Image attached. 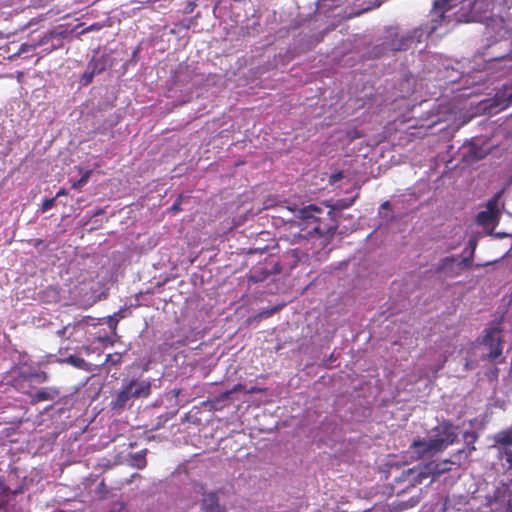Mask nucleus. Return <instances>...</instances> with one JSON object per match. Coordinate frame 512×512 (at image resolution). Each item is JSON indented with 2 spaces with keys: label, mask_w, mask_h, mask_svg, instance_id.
<instances>
[{
  "label": "nucleus",
  "mask_w": 512,
  "mask_h": 512,
  "mask_svg": "<svg viewBox=\"0 0 512 512\" xmlns=\"http://www.w3.org/2000/svg\"><path fill=\"white\" fill-rule=\"evenodd\" d=\"M473 345L480 350L479 358L482 362L494 365L490 372L497 377L499 369L496 365L506 362L504 330L501 325L497 324L484 328Z\"/></svg>",
  "instance_id": "1"
},
{
  "label": "nucleus",
  "mask_w": 512,
  "mask_h": 512,
  "mask_svg": "<svg viewBox=\"0 0 512 512\" xmlns=\"http://www.w3.org/2000/svg\"><path fill=\"white\" fill-rule=\"evenodd\" d=\"M322 213L321 208L315 205H309L299 210L297 226L301 232L294 234V239H309L314 235L318 236H332L337 226L333 223L325 225L321 221L319 214Z\"/></svg>",
  "instance_id": "2"
},
{
  "label": "nucleus",
  "mask_w": 512,
  "mask_h": 512,
  "mask_svg": "<svg viewBox=\"0 0 512 512\" xmlns=\"http://www.w3.org/2000/svg\"><path fill=\"white\" fill-rule=\"evenodd\" d=\"M477 0H435L433 9L439 12L440 21H449L450 15L447 13L460 5L458 11L453 13L456 23L473 22L477 15L474 13V6Z\"/></svg>",
  "instance_id": "3"
},
{
  "label": "nucleus",
  "mask_w": 512,
  "mask_h": 512,
  "mask_svg": "<svg viewBox=\"0 0 512 512\" xmlns=\"http://www.w3.org/2000/svg\"><path fill=\"white\" fill-rule=\"evenodd\" d=\"M457 427L449 421H443L436 429L435 434L428 442L418 441L414 442L416 448H421L422 452H440L452 445L457 439Z\"/></svg>",
  "instance_id": "4"
},
{
  "label": "nucleus",
  "mask_w": 512,
  "mask_h": 512,
  "mask_svg": "<svg viewBox=\"0 0 512 512\" xmlns=\"http://www.w3.org/2000/svg\"><path fill=\"white\" fill-rule=\"evenodd\" d=\"M65 37V31H57L51 30L46 32L42 37L38 40L33 41L32 43H23L21 44L19 50L14 53L11 58L19 57L29 52H34L37 47H44V54H49L54 50H57L63 46V39Z\"/></svg>",
  "instance_id": "5"
},
{
  "label": "nucleus",
  "mask_w": 512,
  "mask_h": 512,
  "mask_svg": "<svg viewBox=\"0 0 512 512\" xmlns=\"http://www.w3.org/2000/svg\"><path fill=\"white\" fill-rule=\"evenodd\" d=\"M471 267V257L458 259L456 256H447L436 265L435 271L447 277L459 276L464 270Z\"/></svg>",
  "instance_id": "6"
},
{
  "label": "nucleus",
  "mask_w": 512,
  "mask_h": 512,
  "mask_svg": "<svg viewBox=\"0 0 512 512\" xmlns=\"http://www.w3.org/2000/svg\"><path fill=\"white\" fill-rule=\"evenodd\" d=\"M282 272V264L279 261H276L274 258H268L250 270L248 280L253 283L263 282L270 276L277 275Z\"/></svg>",
  "instance_id": "7"
},
{
  "label": "nucleus",
  "mask_w": 512,
  "mask_h": 512,
  "mask_svg": "<svg viewBox=\"0 0 512 512\" xmlns=\"http://www.w3.org/2000/svg\"><path fill=\"white\" fill-rule=\"evenodd\" d=\"M464 453V450H458L457 452L453 453L450 459H445L440 462L432 461L425 465L424 471L421 474H424L426 476H432V479L434 480L436 477H439L440 475L449 472L451 470L450 465H461V457Z\"/></svg>",
  "instance_id": "8"
},
{
  "label": "nucleus",
  "mask_w": 512,
  "mask_h": 512,
  "mask_svg": "<svg viewBox=\"0 0 512 512\" xmlns=\"http://www.w3.org/2000/svg\"><path fill=\"white\" fill-rule=\"evenodd\" d=\"M48 380V375L46 372H26L21 371L19 375L14 379V387L16 390L23 394H27L30 396L32 394L31 390L33 388L32 382L35 381L37 383H44Z\"/></svg>",
  "instance_id": "9"
},
{
  "label": "nucleus",
  "mask_w": 512,
  "mask_h": 512,
  "mask_svg": "<svg viewBox=\"0 0 512 512\" xmlns=\"http://www.w3.org/2000/svg\"><path fill=\"white\" fill-rule=\"evenodd\" d=\"M499 216L498 196L487 202L486 210L480 211L476 216V221L480 225H491Z\"/></svg>",
  "instance_id": "10"
},
{
  "label": "nucleus",
  "mask_w": 512,
  "mask_h": 512,
  "mask_svg": "<svg viewBox=\"0 0 512 512\" xmlns=\"http://www.w3.org/2000/svg\"><path fill=\"white\" fill-rule=\"evenodd\" d=\"M127 385L133 398H147L151 394V382L149 380L132 379Z\"/></svg>",
  "instance_id": "11"
},
{
  "label": "nucleus",
  "mask_w": 512,
  "mask_h": 512,
  "mask_svg": "<svg viewBox=\"0 0 512 512\" xmlns=\"http://www.w3.org/2000/svg\"><path fill=\"white\" fill-rule=\"evenodd\" d=\"M59 397V390L54 387H43L30 394L29 403L35 405L43 401H54Z\"/></svg>",
  "instance_id": "12"
},
{
  "label": "nucleus",
  "mask_w": 512,
  "mask_h": 512,
  "mask_svg": "<svg viewBox=\"0 0 512 512\" xmlns=\"http://www.w3.org/2000/svg\"><path fill=\"white\" fill-rule=\"evenodd\" d=\"M305 254L299 249H291L282 255V260H278L283 267V272L291 271Z\"/></svg>",
  "instance_id": "13"
},
{
  "label": "nucleus",
  "mask_w": 512,
  "mask_h": 512,
  "mask_svg": "<svg viewBox=\"0 0 512 512\" xmlns=\"http://www.w3.org/2000/svg\"><path fill=\"white\" fill-rule=\"evenodd\" d=\"M131 398H133V396L130 395L128 385H123L122 389L116 394L114 400H112L111 408L113 410H123Z\"/></svg>",
  "instance_id": "14"
},
{
  "label": "nucleus",
  "mask_w": 512,
  "mask_h": 512,
  "mask_svg": "<svg viewBox=\"0 0 512 512\" xmlns=\"http://www.w3.org/2000/svg\"><path fill=\"white\" fill-rule=\"evenodd\" d=\"M201 506L205 512H220L221 507L217 492L206 493L202 499Z\"/></svg>",
  "instance_id": "15"
},
{
  "label": "nucleus",
  "mask_w": 512,
  "mask_h": 512,
  "mask_svg": "<svg viewBox=\"0 0 512 512\" xmlns=\"http://www.w3.org/2000/svg\"><path fill=\"white\" fill-rule=\"evenodd\" d=\"M494 446L501 445L505 448L512 446V425L493 436Z\"/></svg>",
  "instance_id": "16"
},
{
  "label": "nucleus",
  "mask_w": 512,
  "mask_h": 512,
  "mask_svg": "<svg viewBox=\"0 0 512 512\" xmlns=\"http://www.w3.org/2000/svg\"><path fill=\"white\" fill-rule=\"evenodd\" d=\"M87 68L95 75L100 74L107 68V58L105 56L92 57L87 64Z\"/></svg>",
  "instance_id": "17"
},
{
  "label": "nucleus",
  "mask_w": 512,
  "mask_h": 512,
  "mask_svg": "<svg viewBox=\"0 0 512 512\" xmlns=\"http://www.w3.org/2000/svg\"><path fill=\"white\" fill-rule=\"evenodd\" d=\"M146 453L147 449L141 450L139 452H136L134 454L130 455V464L131 466L137 468V469H143L147 465L146 460Z\"/></svg>",
  "instance_id": "18"
},
{
  "label": "nucleus",
  "mask_w": 512,
  "mask_h": 512,
  "mask_svg": "<svg viewBox=\"0 0 512 512\" xmlns=\"http://www.w3.org/2000/svg\"><path fill=\"white\" fill-rule=\"evenodd\" d=\"M463 437L465 439V446H466L465 449H463L464 450L463 454H465V456L467 457L473 451L476 450L474 443L477 441L478 435L475 432L466 431V432H464Z\"/></svg>",
  "instance_id": "19"
},
{
  "label": "nucleus",
  "mask_w": 512,
  "mask_h": 512,
  "mask_svg": "<svg viewBox=\"0 0 512 512\" xmlns=\"http://www.w3.org/2000/svg\"><path fill=\"white\" fill-rule=\"evenodd\" d=\"M91 174H92V170L85 171L84 174L78 180H76L72 183V188L76 189V190H80L81 187L84 186L88 182Z\"/></svg>",
  "instance_id": "20"
},
{
  "label": "nucleus",
  "mask_w": 512,
  "mask_h": 512,
  "mask_svg": "<svg viewBox=\"0 0 512 512\" xmlns=\"http://www.w3.org/2000/svg\"><path fill=\"white\" fill-rule=\"evenodd\" d=\"M496 98L501 101L504 107L512 105V90L509 93L498 92Z\"/></svg>",
  "instance_id": "21"
},
{
  "label": "nucleus",
  "mask_w": 512,
  "mask_h": 512,
  "mask_svg": "<svg viewBox=\"0 0 512 512\" xmlns=\"http://www.w3.org/2000/svg\"><path fill=\"white\" fill-rule=\"evenodd\" d=\"M244 388V386L242 384H237L235 385L232 389L230 390H227L225 392H222L217 398L216 400L217 401H222V400H225V399H228L230 398L231 394L235 393V392H238V391H241L242 389Z\"/></svg>",
  "instance_id": "22"
},
{
  "label": "nucleus",
  "mask_w": 512,
  "mask_h": 512,
  "mask_svg": "<svg viewBox=\"0 0 512 512\" xmlns=\"http://www.w3.org/2000/svg\"><path fill=\"white\" fill-rule=\"evenodd\" d=\"M94 76H95V74L92 73V71L86 67V70L84 71V73L82 74L81 79H80L81 84L83 86H87L88 84H90L93 81Z\"/></svg>",
  "instance_id": "23"
},
{
  "label": "nucleus",
  "mask_w": 512,
  "mask_h": 512,
  "mask_svg": "<svg viewBox=\"0 0 512 512\" xmlns=\"http://www.w3.org/2000/svg\"><path fill=\"white\" fill-rule=\"evenodd\" d=\"M55 202H56V197L45 199L41 205V211L46 212V211L50 210L55 205Z\"/></svg>",
  "instance_id": "24"
},
{
  "label": "nucleus",
  "mask_w": 512,
  "mask_h": 512,
  "mask_svg": "<svg viewBox=\"0 0 512 512\" xmlns=\"http://www.w3.org/2000/svg\"><path fill=\"white\" fill-rule=\"evenodd\" d=\"M1 490H2V493H3V494H5V495H10V494H12V495H16V494H18V493H21V492H22V487H21V486H19L18 488L12 489V488H10V487H9V486H7V485H3V486L1 487Z\"/></svg>",
  "instance_id": "25"
},
{
  "label": "nucleus",
  "mask_w": 512,
  "mask_h": 512,
  "mask_svg": "<svg viewBox=\"0 0 512 512\" xmlns=\"http://www.w3.org/2000/svg\"><path fill=\"white\" fill-rule=\"evenodd\" d=\"M477 247V240L475 238H471L468 241V248L470 249V253L467 257H471V262L473 261L474 253Z\"/></svg>",
  "instance_id": "26"
},
{
  "label": "nucleus",
  "mask_w": 512,
  "mask_h": 512,
  "mask_svg": "<svg viewBox=\"0 0 512 512\" xmlns=\"http://www.w3.org/2000/svg\"><path fill=\"white\" fill-rule=\"evenodd\" d=\"M503 455L508 466L512 468V450L510 448H505Z\"/></svg>",
  "instance_id": "27"
},
{
  "label": "nucleus",
  "mask_w": 512,
  "mask_h": 512,
  "mask_svg": "<svg viewBox=\"0 0 512 512\" xmlns=\"http://www.w3.org/2000/svg\"><path fill=\"white\" fill-rule=\"evenodd\" d=\"M107 323H108V326L111 329L112 333L114 335H116L118 320L116 318H114V317H109Z\"/></svg>",
  "instance_id": "28"
},
{
  "label": "nucleus",
  "mask_w": 512,
  "mask_h": 512,
  "mask_svg": "<svg viewBox=\"0 0 512 512\" xmlns=\"http://www.w3.org/2000/svg\"><path fill=\"white\" fill-rule=\"evenodd\" d=\"M197 4L194 1H189L184 9V13H192Z\"/></svg>",
  "instance_id": "29"
},
{
  "label": "nucleus",
  "mask_w": 512,
  "mask_h": 512,
  "mask_svg": "<svg viewBox=\"0 0 512 512\" xmlns=\"http://www.w3.org/2000/svg\"><path fill=\"white\" fill-rule=\"evenodd\" d=\"M171 210L174 211V212H178L180 211V204L178 202L174 203L172 206H171Z\"/></svg>",
  "instance_id": "30"
},
{
  "label": "nucleus",
  "mask_w": 512,
  "mask_h": 512,
  "mask_svg": "<svg viewBox=\"0 0 512 512\" xmlns=\"http://www.w3.org/2000/svg\"><path fill=\"white\" fill-rule=\"evenodd\" d=\"M437 29V24H432L429 27L428 34L431 35Z\"/></svg>",
  "instance_id": "31"
},
{
  "label": "nucleus",
  "mask_w": 512,
  "mask_h": 512,
  "mask_svg": "<svg viewBox=\"0 0 512 512\" xmlns=\"http://www.w3.org/2000/svg\"><path fill=\"white\" fill-rule=\"evenodd\" d=\"M65 194H66L65 189H60V190L57 192V194H56V196H55V197L57 198V197H59V196L65 195Z\"/></svg>",
  "instance_id": "32"
},
{
  "label": "nucleus",
  "mask_w": 512,
  "mask_h": 512,
  "mask_svg": "<svg viewBox=\"0 0 512 512\" xmlns=\"http://www.w3.org/2000/svg\"><path fill=\"white\" fill-rule=\"evenodd\" d=\"M389 207H390V203L388 201H385L384 203L381 204L382 209H388Z\"/></svg>",
  "instance_id": "33"
},
{
  "label": "nucleus",
  "mask_w": 512,
  "mask_h": 512,
  "mask_svg": "<svg viewBox=\"0 0 512 512\" xmlns=\"http://www.w3.org/2000/svg\"><path fill=\"white\" fill-rule=\"evenodd\" d=\"M42 243H43V240H41V239H35V240H34V244H33V245H34V246H39V245H41Z\"/></svg>",
  "instance_id": "34"
},
{
  "label": "nucleus",
  "mask_w": 512,
  "mask_h": 512,
  "mask_svg": "<svg viewBox=\"0 0 512 512\" xmlns=\"http://www.w3.org/2000/svg\"><path fill=\"white\" fill-rule=\"evenodd\" d=\"M112 357H113V356H112L111 354H109V355L107 356L106 361H110V360H111L113 363H115L116 358H112Z\"/></svg>",
  "instance_id": "35"
},
{
  "label": "nucleus",
  "mask_w": 512,
  "mask_h": 512,
  "mask_svg": "<svg viewBox=\"0 0 512 512\" xmlns=\"http://www.w3.org/2000/svg\"><path fill=\"white\" fill-rule=\"evenodd\" d=\"M117 358H116V361L115 363H118L121 361V354H116Z\"/></svg>",
  "instance_id": "36"
},
{
  "label": "nucleus",
  "mask_w": 512,
  "mask_h": 512,
  "mask_svg": "<svg viewBox=\"0 0 512 512\" xmlns=\"http://www.w3.org/2000/svg\"><path fill=\"white\" fill-rule=\"evenodd\" d=\"M475 157H476L477 159H481V158H483V155H475Z\"/></svg>",
  "instance_id": "37"
},
{
  "label": "nucleus",
  "mask_w": 512,
  "mask_h": 512,
  "mask_svg": "<svg viewBox=\"0 0 512 512\" xmlns=\"http://www.w3.org/2000/svg\"><path fill=\"white\" fill-rule=\"evenodd\" d=\"M249 393H254L255 392V388H252L251 390L248 391Z\"/></svg>",
  "instance_id": "38"
},
{
  "label": "nucleus",
  "mask_w": 512,
  "mask_h": 512,
  "mask_svg": "<svg viewBox=\"0 0 512 512\" xmlns=\"http://www.w3.org/2000/svg\"><path fill=\"white\" fill-rule=\"evenodd\" d=\"M336 178H340L341 177V173L335 175Z\"/></svg>",
  "instance_id": "39"
},
{
  "label": "nucleus",
  "mask_w": 512,
  "mask_h": 512,
  "mask_svg": "<svg viewBox=\"0 0 512 512\" xmlns=\"http://www.w3.org/2000/svg\"><path fill=\"white\" fill-rule=\"evenodd\" d=\"M465 367H466V368H468V367H469V362H468V361L466 362Z\"/></svg>",
  "instance_id": "40"
},
{
  "label": "nucleus",
  "mask_w": 512,
  "mask_h": 512,
  "mask_svg": "<svg viewBox=\"0 0 512 512\" xmlns=\"http://www.w3.org/2000/svg\"><path fill=\"white\" fill-rule=\"evenodd\" d=\"M508 512H512V505L509 507Z\"/></svg>",
  "instance_id": "41"
}]
</instances>
